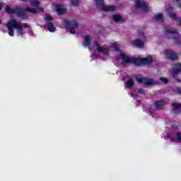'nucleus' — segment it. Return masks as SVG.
Returning <instances> with one entry per match:
<instances>
[{
  "instance_id": "f257e3e1",
  "label": "nucleus",
  "mask_w": 181,
  "mask_h": 181,
  "mask_svg": "<svg viewBox=\"0 0 181 181\" xmlns=\"http://www.w3.org/2000/svg\"><path fill=\"white\" fill-rule=\"evenodd\" d=\"M152 61V57L151 56H148L146 58H135L134 57H129L124 54H120L115 60V63H123V64L134 63L136 64V66H141V64H151Z\"/></svg>"
},
{
  "instance_id": "f03ea898",
  "label": "nucleus",
  "mask_w": 181,
  "mask_h": 181,
  "mask_svg": "<svg viewBox=\"0 0 181 181\" xmlns=\"http://www.w3.org/2000/svg\"><path fill=\"white\" fill-rule=\"evenodd\" d=\"M28 27L29 25L26 23H18L16 19H10L7 23L8 35L12 37L15 35V30L13 29H16V34L18 36H23V35H25L23 28L26 29Z\"/></svg>"
},
{
  "instance_id": "7ed1b4c3",
  "label": "nucleus",
  "mask_w": 181,
  "mask_h": 181,
  "mask_svg": "<svg viewBox=\"0 0 181 181\" xmlns=\"http://www.w3.org/2000/svg\"><path fill=\"white\" fill-rule=\"evenodd\" d=\"M90 43H91V39L90 38V35H86L84 37L83 46L88 47L89 48V50H93V52H98V53H103V54H104L105 56H108V46H101L98 41H95V42H93V47L91 49V47H90Z\"/></svg>"
},
{
  "instance_id": "20e7f679",
  "label": "nucleus",
  "mask_w": 181,
  "mask_h": 181,
  "mask_svg": "<svg viewBox=\"0 0 181 181\" xmlns=\"http://www.w3.org/2000/svg\"><path fill=\"white\" fill-rule=\"evenodd\" d=\"M6 12L7 13H14L18 16V18H21V19H26L28 18V14L25 11H22L21 8H11L9 6H7L6 7Z\"/></svg>"
},
{
  "instance_id": "39448f33",
  "label": "nucleus",
  "mask_w": 181,
  "mask_h": 181,
  "mask_svg": "<svg viewBox=\"0 0 181 181\" xmlns=\"http://www.w3.org/2000/svg\"><path fill=\"white\" fill-rule=\"evenodd\" d=\"M96 6L103 12H112L117 9L115 6H105L104 4V0H95Z\"/></svg>"
},
{
  "instance_id": "423d86ee",
  "label": "nucleus",
  "mask_w": 181,
  "mask_h": 181,
  "mask_svg": "<svg viewBox=\"0 0 181 181\" xmlns=\"http://www.w3.org/2000/svg\"><path fill=\"white\" fill-rule=\"evenodd\" d=\"M30 4L33 5V6H35V8H26L25 11L26 12H30L31 13H36L37 11H40V12H43V8L40 7V3L37 0H30Z\"/></svg>"
},
{
  "instance_id": "0eeeda50",
  "label": "nucleus",
  "mask_w": 181,
  "mask_h": 181,
  "mask_svg": "<svg viewBox=\"0 0 181 181\" xmlns=\"http://www.w3.org/2000/svg\"><path fill=\"white\" fill-rule=\"evenodd\" d=\"M64 23L66 25V29L70 30L71 33L74 35L76 33V30H77L78 25L76 21H69L68 20H64Z\"/></svg>"
},
{
  "instance_id": "6e6552de",
  "label": "nucleus",
  "mask_w": 181,
  "mask_h": 181,
  "mask_svg": "<svg viewBox=\"0 0 181 181\" xmlns=\"http://www.w3.org/2000/svg\"><path fill=\"white\" fill-rule=\"evenodd\" d=\"M135 6L137 9H141L144 12H148L151 11V7L148 5V3L145 0H136Z\"/></svg>"
},
{
  "instance_id": "1a4fd4ad",
  "label": "nucleus",
  "mask_w": 181,
  "mask_h": 181,
  "mask_svg": "<svg viewBox=\"0 0 181 181\" xmlns=\"http://www.w3.org/2000/svg\"><path fill=\"white\" fill-rule=\"evenodd\" d=\"M136 80L140 84H143V86H152V84H156V82L153 81L152 79H149L148 78H144L142 76H136Z\"/></svg>"
},
{
  "instance_id": "9d476101",
  "label": "nucleus",
  "mask_w": 181,
  "mask_h": 181,
  "mask_svg": "<svg viewBox=\"0 0 181 181\" xmlns=\"http://www.w3.org/2000/svg\"><path fill=\"white\" fill-rule=\"evenodd\" d=\"M165 37H167L168 39H176V40H179V39H180V36L179 35L177 32H176V30L173 28H168L167 30Z\"/></svg>"
},
{
  "instance_id": "9b49d317",
  "label": "nucleus",
  "mask_w": 181,
  "mask_h": 181,
  "mask_svg": "<svg viewBox=\"0 0 181 181\" xmlns=\"http://www.w3.org/2000/svg\"><path fill=\"white\" fill-rule=\"evenodd\" d=\"M163 54L164 56H165V57H167V59H169V60H176V59H177V54L175 52H173V51L170 50V49H165L163 51Z\"/></svg>"
},
{
  "instance_id": "f8f14e48",
  "label": "nucleus",
  "mask_w": 181,
  "mask_h": 181,
  "mask_svg": "<svg viewBox=\"0 0 181 181\" xmlns=\"http://www.w3.org/2000/svg\"><path fill=\"white\" fill-rule=\"evenodd\" d=\"M181 71V64H175L173 67L170 72L172 73L173 77L175 78Z\"/></svg>"
},
{
  "instance_id": "ddd939ff",
  "label": "nucleus",
  "mask_w": 181,
  "mask_h": 181,
  "mask_svg": "<svg viewBox=\"0 0 181 181\" xmlns=\"http://www.w3.org/2000/svg\"><path fill=\"white\" fill-rule=\"evenodd\" d=\"M45 20L47 21V29L49 32H56V28H54L53 24L50 23V21H52V16L50 15L47 14L45 16Z\"/></svg>"
},
{
  "instance_id": "4468645a",
  "label": "nucleus",
  "mask_w": 181,
  "mask_h": 181,
  "mask_svg": "<svg viewBox=\"0 0 181 181\" xmlns=\"http://www.w3.org/2000/svg\"><path fill=\"white\" fill-rule=\"evenodd\" d=\"M55 10L58 15H63V13H66V8L63 7L62 5L54 4Z\"/></svg>"
},
{
  "instance_id": "2eb2a0df",
  "label": "nucleus",
  "mask_w": 181,
  "mask_h": 181,
  "mask_svg": "<svg viewBox=\"0 0 181 181\" xmlns=\"http://www.w3.org/2000/svg\"><path fill=\"white\" fill-rule=\"evenodd\" d=\"M168 138L170 139L171 142H181V133H177L175 138H173V135L168 136Z\"/></svg>"
},
{
  "instance_id": "dca6fc26",
  "label": "nucleus",
  "mask_w": 181,
  "mask_h": 181,
  "mask_svg": "<svg viewBox=\"0 0 181 181\" xmlns=\"http://www.w3.org/2000/svg\"><path fill=\"white\" fill-rule=\"evenodd\" d=\"M112 19L117 23H122V22H124V18H122V17H121L119 15L112 16Z\"/></svg>"
},
{
  "instance_id": "f3484780",
  "label": "nucleus",
  "mask_w": 181,
  "mask_h": 181,
  "mask_svg": "<svg viewBox=\"0 0 181 181\" xmlns=\"http://www.w3.org/2000/svg\"><path fill=\"white\" fill-rule=\"evenodd\" d=\"M165 104H166L165 100H159L156 102V107L158 110H161V108H163Z\"/></svg>"
},
{
  "instance_id": "a211bd4d",
  "label": "nucleus",
  "mask_w": 181,
  "mask_h": 181,
  "mask_svg": "<svg viewBox=\"0 0 181 181\" xmlns=\"http://www.w3.org/2000/svg\"><path fill=\"white\" fill-rule=\"evenodd\" d=\"M173 108L174 110V112H175L176 114H179V112H181V105L180 103H173Z\"/></svg>"
},
{
  "instance_id": "6ab92c4d",
  "label": "nucleus",
  "mask_w": 181,
  "mask_h": 181,
  "mask_svg": "<svg viewBox=\"0 0 181 181\" xmlns=\"http://www.w3.org/2000/svg\"><path fill=\"white\" fill-rule=\"evenodd\" d=\"M132 45L136 47H144V42L140 40H135L132 41Z\"/></svg>"
},
{
  "instance_id": "aec40b11",
  "label": "nucleus",
  "mask_w": 181,
  "mask_h": 181,
  "mask_svg": "<svg viewBox=\"0 0 181 181\" xmlns=\"http://www.w3.org/2000/svg\"><path fill=\"white\" fill-rule=\"evenodd\" d=\"M110 47H112L115 52H119V44H118V42H112L110 44Z\"/></svg>"
},
{
  "instance_id": "412c9836",
  "label": "nucleus",
  "mask_w": 181,
  "mask_h": 181,
  "mask_svg": "<svg viewBox=\"0 0 181 181\" xmlns=\"http://www.w3.org/2000/svg\"><path fill=\"white\" fill-rule=\"evenodd\" d=\"M154 19H155V21H157V22H163V16L160 13H158L155 16Z\"/></svg>"
},
{
  "instance_id": "4be33fe9",
  "label": "nucleus",
  "mask_w": 181,
  "mask_h": 181,
  "mask_svg": "<svg viewBox=\"0 0 181 181\" xmlns=\"http://www.w3.org/2000/svg\"><path fill=\"white\" fill-rule=\"evenodd\" d=\"M132 86H134V81L132 79H129L127 82L125 87H127L128 88H131V87H132Z\"/></svg>"
},
{
  "instance_id": "5701e85b",
  "label": "nucleus",
  "mask_w": 181,
  "mask_h": 181,
  "mask_svg": "<svg viewBox=\"0 0 181 181\" xmlns=\"http://www.w3.org/2000/svg\"><path fill=\"white\" fill-rule=\"evenodd\" d=\"M168 15L170 16V18L171 19H173L174 21L176 19V14H175L174 13H172L170 11H169V10H168Z\"/></svg>"
},
{
  "instance_id": "b1692460",
  "label": "nucleus",
  "mask_w": 181,
  "mask_h": 181,
  "mask_svg": "<svg viewBox=\"0 0 181 181\" xmlns=\"http://www.w3.org/2000/svg\"><path fill=\"white\" fill-rule=\"evenodd\" d=\"M71 4L74 6H77L78 5V0H71Z\"/></svg>"
},
{
  "instance_id": "393cba45",
  "label": "nucleus",
  "mask_w": 181,
  "mask_h": 181,
  "mask_svg": "<svg viewBox=\"0 0 181 181\" xmlns=\"http://www.w3.org/2000/svg\"><path fill=\"white\" fill-rule=\"evenodd\" d=\"M160 80L162 83H164L165 84H166V83H168V80L165 78H160Z\"/></svg>"
},
{
  "instance_id": "a878e982",
  "label": "nucleus",
  "mask_w": 181,
  "mask_h": 181,
  "mask_svg": "<svg viewBox=\"0 0 181 181\" xmlns=\"http://www.w3.org/2000/svg\"><path fill=\"white\" fill-rule=\"evenodd\" d=\"M176 4L178 5L179 8H181V0H176Z\"/></svg>"
},
{
  "instance_id": "bb28decb",
  "label": "nucleus",
  "mask_w": 181,
  "mask_h": 181,
  "mask_svg": "<svg viewBox=\"0 0 181 181\" xmlns=\"http://www.w3.org/2000/svg\"><path fill=\"white\" fill-rule=\"evenodd\" d=\"M139 93L140 94H144V93H145V90H143V89H139Z\"/></svg>"
},
{
  "instance_id": "cd10ccee",
  "label": "nucleus",
  "mask_w": 181,
  "mask_h": 181,
  "mask_svg": "<svg viewBox=\"0 0 181 181\" xmlns=\"http://www.w3.org/2000/svg\"><path fill=\"white\" fill-rule=\"evenodd\" d=\"M177 93H178V94H181V89L180 88H177Z\"/></svg>"
},
{
  "instance_id": "c85d7f7f",
  "label": "nucleus",
  "mask_w": 181,
  "mask_h": 181,
  "mask_svg": "<svg viewBox=\"0 0 181 181\" xmlns=\"http://www.w3.org/2000/svg\"><path fill=\"white\" fill-rule=\"evenodd\" d=\"M2 9V4H0V11Z\"/></svg>"
},
{
  "instance_id": "c756f323",
  "label": "nucleus",
  "mask_w": 181,
  "mask_h": 181,
  "mask_svg": "<svg viewBox=\"0 0 181 181\" xmlns=\"http://www.w3.org/2000/svg\"><path fill=\"white\" fill-rule=\"evenodd\" d=\"M95 57H97V55H93V59H95Z\"/></svg>"
},
{
  "instance_id": "7c9ffc66",
  "label": "nucleus",
  "mask_w": 181,
  "mask_h": 181,
  "mask_svg": "<svg viewBox=\"0 0 181 181\" xmlns=\"http://www.w3.org/2000/svg\"><path fill=\"white\" fill-rule=\"evenodd\" d=\"M142 37H145V35L144 33L141 34Z\"/></svg>"
},
{
  "instance_id": "2f4dec72",
  "label": "nucleus",
  "mask_w": 181,
  "mask_h": 181,
  "mask_svg": "<svg viewBox=\"0 0 181 181\" xmlns=\"http://www.w3.org/2000/svg\"><path fill=\"white\" fill-rule=\"evenodd\" d=\"M175 80L178 82L180 81V79L175 78Z\"/></svg>"
},
{
  "instance_id": "473e14b6",
  "label": "nucleus",
  "mask_w": 181,
  "mask_h": 181,
  "mask_svg": "<svg viewBox=\"0 0 181 181\" xmlns=\"http://www.w3.org/2000/svg\"><path fill=\"white\" fill-rule=\"evenodd\" d=\"M174 128H177V127H174Z\"/></svg>"
},
{
  "instance_id": "72a5a7b5",
  "label": "nucleus",
  "mask_w": 181,
  "mask_h": 181,
  "mask_svg": "<svg viewBox=\"0 0 181 181\" xmlns=\"http://www.w3.org/2000/svg\"><path fill=\"white\" fill-rule=\"evenodd\" d=\"M0 23H1V21H0Z\"/></svg>"
}]
</instances>
